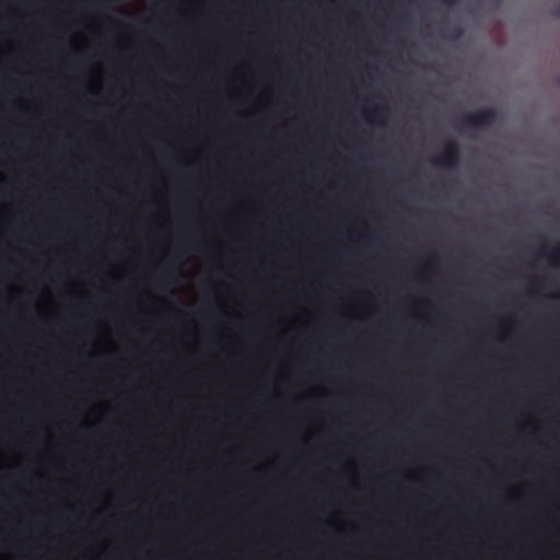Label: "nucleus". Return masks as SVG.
Returning a JSON list of instances; mask_svg holds the SVG:
<instances>
[{"instance_id":"nucleus-4","label":"nucleus","mask_w":560,"mask_h":560,"mask_svg":"<svg viewBox=\"0 0 560 560\" xmlns=\"http://www.w3.org/2000/svg\"><path fill=\"white\" fill-rule=\"evenodd\" d=\"M460 35H462V30L460 28H456L454 34H453V37L454 38H458Z\"/></svg>"},{"instance_id":"nucleus-6","label":"nucleus","mask_w":560,"mask_h":560,"mask_svg":"<svg viewBox=\"0 0 560 560\" xmlns=\"http://www.w3.org/2000/svg\"><path fill=\"white\" fill-rule=\"evenodd\" d=\"M444 1H445V2H447V3H453V2H455L456 0H444Z\"/></svg>"},{"instance_id":"nucleus-5","label":"nucleus","mask_w":560,"mask_h":560,"mask_svg":"<svg viewBox=\"0 0 560 560\" xmlns=\"http://www.w3.org/2000/svg\"><path fill=\"white\" fill-rule=\"evenodd\" d=\"M382 112H383V109H381V108H375V109L373 110V115L378 116L380 114H382Z\"/></svg>"},{"instance_id":"nucleus-1","label":"nucleus","mask_w":560,"mask_h":560,"mask_svg":"<svg viewBox=\"0 0 560 560\" xmlns=\"http://www.w3.org/2000/svg\"><path fill=\"white\" fill-rule=\"evenodd\" d=\"M498 120V113L491 107L480 108L475 113L465 114L462 125L471 129H485L493 126Z\"/></svg>"},{"instance_id":"nucleus-2","label":"nucleus","mask_w":560,"mask_h":560,"mask_svg":"<svg viewBox=\"0 0 560 560\" xmlns=\"http://www.w3.org/2000/svg\"><path fill=\"white\" fill-rule=\"evenodd\" d=\"M459 160V149L455 141L448 140L443 147L441 156L439 160H434V163L441 164L446 167H455Z\"/></svg>"},{"instance_id":"nucleus-3","label":"nucleus","mask_w":560,"mask_h":560,"mask_svg":"<svg viewBox=\"0 0 560 560\" xmlns=\"http://www.w3.org/2000/svg\"><path fill=\"white\" fill-rule=\"evenodd\" d=\"M552 14L556 18H560V4L557 8H555V10L552 11Z\"/></svg>"},{"instance_id":"nucleus-7","label":"nucleus","mask_w":560,"mask_h":560,"mask_svg":"<svg viewBox=\"0 0 560 560\" xmlns=\"http://www.w3.org/2000/svg\"><path fill=\"white\" fill-rule=\"evenodd\" d=\"M558 250L560 252V245H559V247H558Z\"/></svg>"}]
</instances>
